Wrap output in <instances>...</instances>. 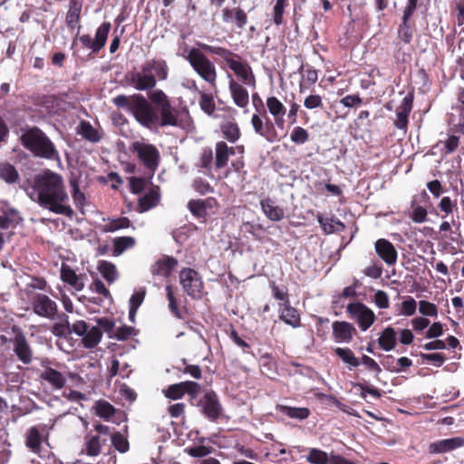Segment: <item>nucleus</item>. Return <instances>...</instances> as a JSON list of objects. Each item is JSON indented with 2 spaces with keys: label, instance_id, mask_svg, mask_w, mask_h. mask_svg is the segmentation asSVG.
Wrapping results in <instances>:
<instances>
[{
  "label": "nucleus",
  "instance_id": "nucleus-30",
  "mask_svg": "<svg viewBox=\"0 0 464 464\" xmlns=\"http://www.w3.org/2000/svg\"><path fill=\"white\" fill-rule=\"evenodd\" d=\"M414 23L411 22V17L403 15L401 16V24L397 28V38L405 44H410L413 38Z\"/></svg>",
  "mask_w": 464,
  "mask_h": 464
},
{
  "label": "nucleus",
  "instance_id": "nucleus-32",
  "mask_svg": "<svg viewBox=\"0 0 464 464\" xmlns=\"http://www.w3.org/2000/svg\"><path fill=\"white\" fill-rule=\"evenodd\" d=\"M61 279L72 286L76 291H82L84 288V283L81 276L67 265H63L61 268Z\"/></svg>",
  "mask_w": 464,
  "mask_h": 464
},
{
  "label": "nucleus",
  "instance_id": "nucleus-13",
  "mask_svg": "<svg viewBox=\"0 0 464 464\" xmlns=\"http://www.w3.org/2000/svg\"><path fill=\"white\" fill-rule=\"evenodd\" d=\"M111 28V23L104 22L96 29L93 39L90 34L77 36V39L83 48L90 49L93 53H98L105 46Z\"/></svg>",
  "mask_w": 464,
  "mask_h": 464
},
{
  "label": "nucleus",
  "instance_id": "nucleus-56",
  "mask_svg": "<svg viewBox=\"0 0 464 464\" xmlns=\"http://www.w3.org/2000/svg\"><path fill=\"white\" fill-rule=\"evenodd\" d=\"M182 364L184 365L183 368L177 367V369L180 372H182L184 374H189L191 377H193L194 379H197V380H198L202 377V371L198 365L188 364L187 362L186 359L182 360Z\"/></svg>",
  "mask_w": 464,
  "mask_h": 464
},
{
  "label": "nucleus",
  "instance_id": "nucleus-63",
  "mask_svg": "<svg viewBox=\"0 0 464 464\" xmlns=\"http://www.w3.org/2000/svg\"><path fill=\"white\" fill-rule=\"evenodd\" d=\"M420 357L423 362H432L435 366H441L445 361L446 357L443 353H421Z\"/></svg>",
  "mask_w": 464,
  "mask_h": 464
},
{
  "label": "nucleus",
  "instance_id": "nucleus-44",
  "mask_svg": "<svg viewBox=\"0 0 464 464\" xmlns=\"http://www.w3.org/2000/svg\"><path fill=\"white\" fill-rule=\"evenodd\" d=\"M135 239L132 237H120L113 241V252L115 256L122 254L126 249L134 246Z\"/></svg>",
  "mask_w": 464,
  "mask_h": 464
},
{
  "label": "nucleus",
  "instance_id": "nucleus-33",
  "mask_svg": "<svg viewBox=\"0 0 464 464\" xmlns=\"http://www.w3.org/2000/svg\"><path fill=\"white\" fill-rule=\"evenodd\" d=\"M276 411L290 419H295L298 420H304L307 419L311 411L306 407H291L287 405L277 404L276 407Z\"/></svg>",
  "mask_w": 464,
  "mask_h": 464
},
{
  "label": "nucleus",
  "instance_id": "nucleus-2",
  "mask_svg": "<svg viewBox=\"0 0 464 464\" xmlns=\"http://www.w3.org/2000/svg\"><path fill=\"white\" fill-rule=\"evenodd\" d=\"M36 202L43 208L59 215L71 217L73 213L67 204L69 198L63 177L50 169L35 175L33 185Z\"/></svg>",
  "mask_w": 464,
  "mask_h": 464
},
{
  "label": "nucleus",
  "instance_id": "nucleus-40",
  "mask_svg": "<svg viewBox=\"0 0 464 464\" xmlns=\"http://www.w3.org/2000/svg\"><path fill=\"white\" fill-rule=\"evenodd\" d=\"M19 173L16 169L8 162L0 163V179L6 183L14 184L19 180Z\"/></svg>",
  "mask_w": 464,
  "mask_h": 464
},
{
  "label": "nucleus",
  "instance_id": "nucleus-25",
  "mask_svg": "<svg viewBox=\"0 0 464 464\" xmlns=\"http://www.w3.org/2000/svg\"><path fill=\"white\" fill-rule=\"evenodd\" d=\"M178 264L179 262L175 257L164 256L151 266V273L153 276L169 277Z\"/></svg>",
  "mask_w": 464,
  "mask_h": 464
},
{
  "label": "nucleus",
  "instance_id": "nucleus-21",
  "mask_svg": "<svg viewBox=\"0 0 464 464\" xmlns=\"http://www.w3.org/2000/svg\"><path fill=\"white\" fill-rule=\"evenodd\" d=\"M464 446V437H454L443 439L429 445L428 450L430 454H440L452 451Z\"/></svg>",
  "mask_w": 464,
  "mask_h": 464
},
{
  "label": "nucleus",
  "instance_id": "nucleus-16",
  "mask_svg": "<svg viewBox=\"0 0 464 464\" xmlns=\"http://www.w3.org/2000/svg\"><path fill=\"white\" fill-rule=\"evenodd\" d=\"M218 203L215 198H208L205 199H190L188 203V208L191 214L198 219L206 221L208 216V210L216 208Z\"/></svg>",
  "mask_w": 464,
  "mask_h": 464
},
{
  "label": "nucleus",
  "instance_id": "nucleus-60",
  "mask_svg": "<svg viewBox=\"0 0 464 464\" xmlns=\"http://www.w3.org/2000/svg\"><path fill=\"white\" fill-rule=\"evenodd\" d=\"M451 8L456 13V24L458 26L464 24V0H452Z\"/></svg>",
  "mask_w": 464,
  "mask_h": 464
},
{
  "label": "nucleus",
  "instance_id": "nucleus-35",
  "mask_svg": "<svg viewBox=\"0 0 464 464\" xmlns=\"http://www.w3.org/2000/svg\"><path fill=\"white\" fill-rule=\"evenodd\" d=\"M379 346L386 351H392L396 346V332L395 330L388 326L382 333L380 337L378 338Z\"/></svg>",
  "mask_w": 464,
  "mask_h": 464
},
{
  "label": "nucleus",
  "instance_id": "nucleus-37",
  "mask_svg": "<svg viewBox=\"0 0 464 464\" xmlns=\"http://www.w3.org/2000/svg\"><path fill=\"white\" fill-rule=\"evenodd\" d=\"M229 159L228 146L225 141H218L215 146V166L223 169L227 165Z\"/></svg>",
  "mask_w": 464,
  "mask_h": 464
},
{
  "label": "nucleus",
  "instance_id": "nucleus-49",
  "mask_svg": "<svg viewBox=\"0 0 464 464\" xmlns=\"http://www.w3.org/2000/svg\"><path fill=\"white\" fill-rule=\"evenodd\" d=\"M99 271L102 276L106 279L109 283H112L117 277L116 267L113 264L107 261H101L99 264Z\"/></svg>",
  "mask_w": 464,
  "mask_h": 464
},
{
  "label": "nucleus",
  "instance_id": "nucleus-46",
  "mask_svg": "<svg viewBox=\"0 0 464 464\" xmlns=\"http://www.w3.org/2000/svg\"><path fill=\"white\" fill-rule=\"evenodd\" d=\"M287 5L288 0H276L272 12V19L276 26H279L284 23V13Z\"/></svg>",
  "mask_w": 464,
  "mask_h": 464
},
{
  "label": "nucleus",
  "instance_id": "nucleus-22",
  "mask_svg": "<svg viewBox=\"0 0 464 464\" xmlns=\"http://www.w3.org/2000/svg\"><path fill=\"white\" fill-rule=\"evenodd\" d=\"M108 438H102L100 435H93L89 432L84 437L82 452L89 457H97L102 453V447L107 445Z\"/></svg>",
  "mask_w": 464,
  "mask_h": 464
},
{
  "label": "nucleus",
  "instance_id": "nucleus-27",
  "mask_svg": "<svg viewBox=\"0 0 464 464\" xmlns=\"http://www.w3.org/2000/svg\"><path fill=\"white\" fill-rule=\"evenodd\" d=\"M279 319L285 324L297 328L301 326V315L299 310L293 307L290 303L280 304Z\"/></svg>",
  "mask_w": 464,
  "mask_h": 464
},
{
  "label": "nucleus",
  "instance_id": "nucleus-61",
  "mask_svg": "<svg viewBox=\"0 0 464 464\" xmlns=\"http://www.w3.org/2000/svg\"><path fill=\"white\" fill-rule=\"evenodd\" d=\"M304 106L308 110L323 108V99L319 94H310L304 99Z\"/></svg>",
  "mask_w": 464,
  "mask_h": 464
},
{
  "label": "nucleus",
  "instance_id": "nucleus-12",
  "mask_svg": "<svg viewBox=\"0 0 464 464\" xmlns=\"http://www.w3.org/2000/svg\"><path fill=\"white\" fill-rule=\"evenodd\" d=\"M179 282L183 290L193 299H200L204 287L198 272L192 268H183L179 272Z\"/></svg>",
  "mask_w": 464,
  "mask_h": 464
},
{
  "label": "nucleus",
  "instance_id": "nucleus-17",
  "mask_svg": "<svg viewBox=\"0 0 464 464\" xmlns=\"http://www.w3.org/2000/svg\"><path fill=\"white\" fill-rule=\"evenodd\" d=\"M377 256L389 266H394L398 259L395 246L388 239L380 238L374 243Z\"/></svg>",
  "mask_w": 464,
  "mask_h": 464
},
{
  "label": "nucleus",
  "instance_id": "nucleus-26",
  "mask_svg": "<svg viewBox=\"0 0 464 464\" xmlns=\"http://www.w3.org/2000/svg\"><path fill=\"white\" fill-rule=\"evenodd\" d=\"M82 9V0H70L69 1V9L65 15V23L67 27L70 30H73L76 27L81 29V13Z\"/></svg>",
  "mask_w": 464,
  "mask_h": 464
},
{
  "label": "nucleus",
  "instance_id": "nucleus-6",
  "mask_svg": "<svg viewBox=\"0 0 464 464\" xmlns=\"http://www.w3.org/2000/svg\"><path fill=\"white\" fill-rule=\"evenodd\" d=\"M192 406L198 407L200 412L210 421L216 422L222 414V405L218 396L213 390H207L198 399V395H195Z\"/></svg>",
  "mask_w": 464,
  "mask_h": 464
},
{
  "label": "nucleus",
  "instance_id": "nucleus-3",
  "mask_svg": "<svg viewBox=\"0 0 464 464\" xmlns=\"http://www.w3.org/2000/svg\"><path fill=\"white\" fill-rule=\"evenodd\" d=\"M19 140L22 146L35 158L47 160L59 159V152L53 142L36 126L23 130Z\"/></svg>",
  "mask_w": 464,
  "mask_h": 464
},
{
  "label": "nucleus",
  "instance_id": "nucleus-59",
  "mask_svg": "<svg viewBox=\"0 0 464 464\" xmlns=\"http://www.w3.org/2000/svg\"><path fill=\"white\" fill-rule=\"evenodd\" d=\"M419 312L423 316L436 317L438 315V307L433 303L421 300L419 302Z\"/></svg>",
  "mask_w": 464,
  "mask_h": 464
},
{
  "label": "nucleus",
  "instance_id": "nucleus-48",
  "mask_svg": "<svg viewBox=\"0 0 464 464\" xmlns=\"http://www.w3.org/2000/svg\"><path fill=\"white\" fill-rule=\"evenodd\" d=\"M317 221L325 234H332L337 230L336 226L343 227V224L336 218H328L318 216Z\"/></svg>",
  "mask_w": 464,
  "mask_h": 464
},
{
  "label": "nucleus",
  "instance_id": "nucleus-57",
  "mask_svg": "<svg viewBox=\"0 0 464 464\" xmlns=\"http://www.w3.org/2000/svg\"><path fill=\"white\" fill-rule=\"evenodd\" d=\"M290 139L295 144H304L309 140V132L303 127H295L291 132Z\"/></svg>",
  "mask_w": 464,
  "mask_h": 464
},
{
  "label": "nucleus",
  "instance_id": "nucleus-38",
  "mask_svg": "<svg viewBox=\"0 0 464 464\" xmlns=\"http://www.w3.org/2000/svg\"><path fill=\"white\" fill-rule=\"evenodd\" d=\"M334 353L348 365L349 369L356 368L360 365V359L357 358L353 352L348 348L336 347L334 349Z\"/></svg>",
  "mask_w": 464,
  "mask_h": 464
},
{
  "label": "nucleus",
  "instance_id": "nucleus-5",
  "mask_svg": "<svg viewBox=\"0 0 464 464\" xmlns=\"http://www.w3.org/2000/svg\"><path fill=\"white\" fill-rule=\"evenodd\" d=\"M203 51L200 46L199 48H190L185 59L202 80L211 86H215L218 77L217 69L214 63L207 57Z\"/></svg>",
  "mask_w": 464,
  "mask_h": 464
},
{
  "label": "nucleus",
  "instance_id": "nucleus-39",
  "mask_svg": "<svg viewBox=\"0 0 464 464\" xmlns=\"http://www.w3.org/2000/svg\"><path fill=\"white\" fill-rule=\"evenodd\" d=\"M102 337L101 329L97 326L88 328L87 333L82 337V344L87 349H92L98 345Z\"/></svg>",
  "mask_w": 464,
  "mask_h": 464
},
{
  "label": "nucleus",
  "instance_id": "nucleus-36",
  "mask_svg": "<svg viewBox=\"0 0 464 464\" xmlns=\"http://www.w3.org/2000/svg\"><path fill=\"white\" fill-rule=\"evenodd\" d=\"M222 136L229 142L235 143L241 137V131L236 121H227L220 125Z\"/></svg>",
  "mask_w": 464,
  "mask_h": 464
},
{
  "label": "nucleus",
  "instance_id": "nucleus-42",
  "mask_svg": "<svg viewBox=\"0 0 464 464\" xmlns=\"http://www.w3.org/2000/svg\"><path fill=\"white\" fill-rule=\"evenodd\" d=\"M330 455L327 452L318 448H310L308 449V455L305 457V459L310 464H327Z\"/></svg>",
  "mask_w": 464,
  "mask_h": 464
},
{
  "label": "nucleus",
  "instance_id": "nucleus-54",
  "mask_svg": "<svg viewBox=\"0 0 464 464\" xmlns=\"http://www.w3.org/2000/svg\"><path fill=\"white\" fill-rule=\"evenodd\" d=\"M214 448L205 445H198L186 448L185 451L193 458H203L214 451Z\"/></svg>",
  "mask_w": 464,
  "mask_h": 464
},
{
  "label": "nucleus",
  "instance_id": "nucleus-19",
  "mask_svg": "<svg viewBox=\"0 0 464 464\" xmlns=\"http://www.w3.org/2000/svg\"><path fill=\"white\" fill-rule=\"evenodd\" d=\"M333 336L337 343H349L357 334L354 325L346 321H334L332 324Z\"/></svg>",
  "mask_w": 464,
  "mask_h": 464
},
{
  "label": "nucleus",
  "instance_id": "nucleus-45",
  "mask_svg": "<svg viewBox=\"0 0 464 464\" xmlns=\"http://www.w3.org/2000/svg\"><path fill=\"white\" fill-rule=\"evenodd\" d=\"M112 446L116 450L121 453H125L130 449V443L127 438L119 431H115L111 435L110 438Z\"/></svg>",
  "mask_w": 464,
  "mask_h": 464
},
{
  "label": "nucleus",
  "instance_id": "nucleus-43",
  "mask_svg": "<svg viewBox=\"0 0 464 464\" xmlns=\"http://www.w3.org/2000/svg\"><path fill=\"white\" fill-rule=\"evenodd\" d=\"M166 296L169 302V309L170 313L178 319H183L184 316L182 314V312L179 308L177 297L175 295V292L173 290V287L170 285H166Z\"/></svg>",
  "mask_w": 464,
  "mask_h": 464
},
{
  "label": "nucleus",
  "instance_id": "nucleus-41",
  "mask_svg": "<svg viewBox=\"0 0 464 464\" xmlns=\"http://www.w3.org/2000/svg\"><path fill=\"white\" fill-rule=\"evenodd\" d=\"M78 133L91 142H97L101 139L98 130L87 121L80 122Z\"/></svg>",
  "mask_w": 464,
  "mask_h": 464
},
{
  "label": "nucleus",
  "instance_id": "nucleus-18",
  "mask_svg": "<svg viewBox=\"0 0 464 464\" xmlns=\"http://www.w3.org/2000/svg\"><path fill=\"white\" fill-rule=\"evenodd\" d=\"M413 95L411 93L407 94L401 104L396 109V121L394 125L397 129L404 131L408 129L409 115L412 110Z\"/></svg>",
  "mask_w": 464,
  "mask_h": 464
},
{
  "label": "nucleus",
  "instance_id": "nucleus-58",
  "mask_svg": "<svg viewBox=\"0 0 464 464\" xmlns=\"http://www.w3.org/2000/svg\"><path fill=\"white\" fill-rule=\"evenodd\" d=\"M412 212L410 217L415 223H423L427 220L428 212L425 208L416 206L415 201L411 202Z\"/></svg>",
  "mask_w": 464,
  "mask_h": 464
},
{
  "label": "nucleus",
  "instance_id": "nucleus-50",
  "mask_svg": "<svg viewBox=\"0 0 464 464\" xmlns=\"http://www.w3.org/2000/svg\"><path fill=\"white\" fill-rule=\"evenodd\" d=\"M138 332L139 331L133 326L122 325L115 330L113 335H111V338L118 341H127L131 336L137 335Z\"/></svg>",
  "mask_w": 464,
  "mask_h": 464
},
{
  "label": "nucleus",
  "instance_id": "nucleus-53",
  "mask_svg": "<svg viewBox=\"0 0 464 464\" xmlns=\"http://www.w3.org/2000/svg\"><path fill=\"white\" fill-rule=\"evenodd\" d=\"M70 185L72 188V198L75 207L79 209H82L85 204V195L79 188L78 182L76 180H71Z\"/></svg>",
  "mask_w": 464,
  "mask_h": 464
},
{
  "label": "nucleus",
  "instance_id": "nucleus-31",
  "mask_svg": "<svg viewBox=\"0 0 464 464\" xmlns=\"http://www.w3.org/2000/svg\"><path fill=\"white\" fill-rule=\"evenodd\" d=\"M44 429L45 425H42L41 427L33 426L27 430L25 434V445L33 452L38 453L40 451L42 445L41 431H44Z\"/></svg>",
  "mask_w": 464,
  "mask_h": 464
},
{
  "label": "nucleus",
  "instance_id": "nucleus-28",
  "mask_svg": "<svg viewBox=\"0 0 464 464\" xmlns=\"http://www.w3.org/2000/svg\"><path fill=\"white\" fill-rule=\"evenodd\" d=\"M260 206L265 216L271 221H280L285 218V210L270 198L260 200Z\"/></svg>",
  "mask_w": 464,
  "mask_h": 464
},
{
  "label": "nucleus",
  "instance_id": "nucleus-23",
  "mask_svg": "<svg viewBox=\"0 0 464 464\" xmlns=\"http://www.w3.org/2000/svg\"><path fill=\"white\" fill-rule=\"evenodd\" d=\"M266 107L269 113L274 117V122L279 129H284L285 119L286 113L285 106L275 96H270L266 99Z\"/></svg>",
  "mask_w": 464,
  "mask_h": 464
},
{
  "label": "nucleus",
  "instance_id": "nucleus-11",
  "mask_svg": "<svg viewBox=\"0 0 464 464\" xmlns=\"http://www.w3.org/2000/svg\"><path fill=\"white\" fill-rule=\"evenodd\" d=\"M346 312L352 319L355 320L362 332L367 331L376 320L373 311L362 302L348 304Z\"/></svg>",
  "mask_w": 464,
  "mask_h": 464
},
{
  "label": "nucleus",
  "instance_id": "nucleus-24",
  "mask_svg": "<svg viewBox=\"0 0 464 464\" xmlns=\"http://www.w3.org/2000/svg\"><path fill=\"white\" fill-rule=\"evenodd\" d=\"M228 89L234 103L239 108H246L249 102L247 90L234 79H230Z\"/></svg>",
  "mask_w": 464,
  "mask_h": 464
},
{
  "label": "nucleus",
  "instance_id": "nucleus-51",
  "mask_svg": "<svg viewBox=\"0 0 464 464\" xmlns=\"http://www.w3.org/2000/svg\"><path fill=\"white\" fill-rule=\"evenodd\" d=\"M130 226V221L128 218L122 217L115 219H111L103 227L104 232H114L119 229L127 228Z\"/></svg>",
  "mask_w": 464,
  "mask_h": 464
},
{
  "label": "nucleus",
  "instance_id": "nucleus-52",
  "mask_svg": "<svg viewBox=\"0 0 464 464\" xmlns=\"http://www.w3.org/2000/svg\"><path fill=\"white\" fill-rule=\"evenodd\" d=\"M95 409L96 414L103 419H110L115 413V408L106 401H99Z\"/></svg>",
  "mask_w": 464,
  "mask_h": 464
},
{
  "label": "nucleus",
  "instance_id": "nucleus-1",
  "mask_svg": "<svg viewBox=\"0 0 464 464\" xmlns=\"http://www.w3.org/2000/svg\"><path fill=\"white\" fill-rule=\"evenodd\" d=\"M169 76V65L163 59H150L141 64L140 71L129 72L127 82L138 91H150L148 99L142 94L117 95L112 102L119 108L128 110L143 127L179 126L178 110L171 105L168 95L160 89L153 90L157 81H165Z\"/></svg>",
  "mask_w": 464,
  "mask_h": 464
},
{
  "label": "nucleus",
  "instance_id": "nucleus-64",
  "mask_svg": "<svg viewBox=\"0 0 464 464\" xmlns=\"http://www.w3.org/2000/svg\"><path fill=\"white\" fill-rule=\"evenodd\" d=\"M340 103L347 108H357L362 103V99L359 94H350L342 98Z\"/></svg>",
  "mask_w": 464,
  "mask_h": 464
},
{
  "label": "nucleus",
  "instance_id": "nucleus-10",
  "mask_svg": "<svg viewBox=\"0 0 464 464\" xmlns=\"http://www.w3.org/2000/svg\"><path fill=\"white\" fill-rule=\"evenodd\" d=\"M200 392L201 385L199 383L193 381H185L169 385L163 390V394L166 398L173 401L180 400L185 394H188L189 403H193L195 395H199Z\"/></svg>",
  "mask_w": 464,
  "mask_h": 464
},
{
  "label": "nucleus",
  "instance_id": "nucleus-55",
  "mask_svg": "<svg viewBox=\"0 0 464 464\" xmlns=\"http://www.w3.org/2000/svg\"><path fill=\"white\" fill-rule=\"evenodd\" d=\"M440 143L443 144L441 155L447 156L453 153L458 149L459 145V138L456 135H450L446 140L440 141Z\"/></svg>",
  "mask_w": 464,
  "mask_h": 464
},
{
  "label": "nucleus",
  "instance_id": "nucleus-15",
  "mask_svg": "<svg viewBox=\"0 0 464 464\" xmlns=\"http://www.w3.org/2000/svg\"><path fill=\"white\" fill-rule=\"evenodd\" d=\"M44 369L39 373V381L41 383H47L53 390H61L66 384V377L59 371L45 366L44 362H42Z\"/></svg>",
  "mask_w": 464,
  "mask_h": 464
},
{
  "label": "nucleus",
  "instance_id": "nucleus-8",
  "mask_svg": "<svg viewBox=\"0 0 464 464\" xmlns=\"http://www.w3.org/2000/svg\"><path fill=\"white\" fill-rule=\"evenodd\" d=\"M251 125L256 135L262 137L269 143L280 140L279 134L276 129V124L264 113H254L251 117Z\"/></svg>",
  "mask_w": 464,
  "mask_h": 464
},
{
  "label": "nucleus",
  "instance_id": "nucleus-34",
  "mask_svg": "<svg viewBox=\"0 0 464 464\" xmlns=\"http://www.w3.org/2000/svg\"><path fill=\"white\" fill-rule=\"evenodd\" d=\"M22 220L19 212L14 208L4 209L0 213V227L3 229L15 227Z\"/></svg>",
  "mask_w": 464,
  "mask_h": 464
},
{
  "label": "nucleus",
  "instance_id": "nucleus-47",
  "mask_svg": "<svg viewBox=\"0 0 464 464\" xmlns=\"http://www.w3.org/2000/svg\"><path fill=\"white\" fill-rule=\"evenodd\" d=\"M199 106L201 110L208 115H212L216 111L213 95L203 92H199Z\"/></svg>",
  "mask_w": 464,
  "mask_h": 464
},
{
  "label": "nucleus",
  "instance_id": "nucleus-7",
  "mask_svg": "<svg viewBox=\"0 0 464 464\" xmlns=\"http://www.w3.org/2000/svg\"><path fill=\"white\" fill-rule=\"evenodd\" d=\"M130 150L137 156L147 169L152 173L157 170L160 161V154L153 144L134 141L130 144Z\"/></svg>",
  "mask_w": 464,
  "mask_h": 464
},
{
  "label": "nucleus",
  "instance_id": "nucleus-9",
  "mask_svg": "<svg viewBox=\"0 0 464 464\" xmlns=\"http://www.w3.org/2000/svg\"><path fill=\"white\" fill-rule=\"evenodd\" d=\"M12 332L14 335L9 339V343L13 346L15 356L24 364H30L33 362L34 351L24 333L15 325L12 327Z\"/></svg>",
  "mask_w": 464,
  "mask_h": 464
},
{
  "label": "nucleus",
  "instance_id": "nucleus-14",
  "mask_svg": "<svg viewBox=\"0 0 464 464\" xmlns=\"http://www.w3.org/2000/svg\"><path fill=\"white\" fill-rule=\"evenodd\" d=\"M32 308L38 316L50 320H54L58 312L56 302L47 295L40 293L32 297Z\"/></svg>",
  "mask_w": 464,
  "mask_h": 464
},
{
  "label": "nucleus",
  "instance_id": "nucleus-20",
  "mask_svg": "<svg viewBox=\"0 0 464 464\" xmlns=\"http://www.w3.org/2000/svg\"><path fill=\"white\" fill-rule=\"evenodd\" d=\"M221 14L225 24H233L238 29H243L248 22L247 14L241 7L226 6L222 8Z\"/></svg>",
  "mask_w": 464,
  "mask_h": 464
},
{
  "label": "nucleus",
  "instance_id": "nucleus-4",
  "mask_svg": "<svg viewBox=\"0 0 464 464\" xmlns=\"http://www.w3.org/2000/svg\"><path fill=\"white\" fill-rule=\"evenodd\" d=\"M198 45L206 53L216 54L222 58L243 84L256 87V77L251 66L247 62L242 61V58L237 53L222 46L209 45L204 43H198Z\"/></svg>",
  "mask_w": 464,
  "mask_h": 464
},
{
  "label": "nucleus",
  "instance_id": "nucleus-62",
  "mask_svg": "<svg viewBox=\"0 0 464 464\" xmlns=\"http://www.w3.org/2000/svg\"><path fill=\"white\" fill-rule=\"evenodd\" d=\"M417 302L411 296H408V299L401 303V314L405 316H411L416 313Z\"/></svg>",
  "mask_w": 464,
  "mask_h": 464
},
{
  "label": "nucleus",
  "instance_id": "nucleus-29",
  "mask_svg": "<svg viewBox=\"0 0 464 464\" xmlns=\"http://www.w3.org/2000/svg\"><path fill=\"white\" fill-rule=\"evenodd\" d=\"M159 202L160 188L157 186L152 187L143 197L140 198L136 210L139 213L146 212L156 207Z\"/></svg>",
  "mask_w": 464,
  "mask_h": 464
}]
</instances>
